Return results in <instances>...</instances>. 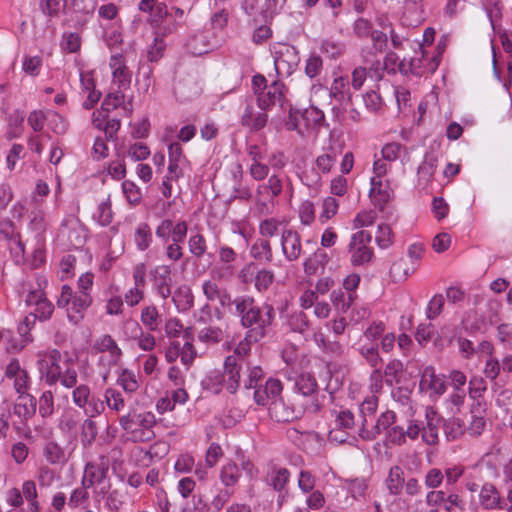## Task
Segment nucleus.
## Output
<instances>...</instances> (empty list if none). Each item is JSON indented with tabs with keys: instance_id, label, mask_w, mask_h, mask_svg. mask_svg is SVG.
I'll list each match as a JSON object with an SVG mask.
<instances>
[{
	"instance_id": "f257e3e1",
	"label": "nucleus",
	"mask_w": 512,
	"mask_h": 512,
	"mask_svg": "<svg viewBox=\"0 0 512 512\" xmlns=\"http://www.w3.org/2000/svg\"><path fill=\"white\" fill-rule=\"evenodd\" d=\"M234 315L240 318L241 325L248 329V341H260L267 334V328L275 318V311L271 305L260 307L254 298L248 295L238 296L234 299Z\"/></svg>"
},
{
	"instance_id": "f03ea898",
	"label": "nucleus",
	"mask_w": 512,
	"mask_h": 512,
	"mask_svg": "<svg viewBox=\"0 0 512 512\" xmlns=\"http://www.w3.org/2000/svg\"><path fill=\"white\" fill-rule=\"evenodd\" d=\"M156 417L150 411L140 412L137 409L130 410L119 418V425L129 435V439L135 443L148 442L154 439L153 427Z\"/></svg>"
},
{
	"instance_id": "7ed1b4c3",
	"label": "nucleus",
	"mask_w": 512,
	"mask_h": 512,
	"mask_svg": "<svg viewBox=\"0 0 512 512\" xmlns=\"http://www.w3.org/2000/svg\"><path fill=\"white\" fill-rule=\"evenodd\" d=\"M38 356L41 379L49 386L56 385L60 378L61 367L64 365L62 353L58 349H50Z\"/></svg>"
},
{
	"instance_id": "20e7f679",
	"label": "nucleus",
	"mask_w": 512,
	"mask_h": 512,
	"mask_svg": "<svg viewBox=\"0 0 512 512\" xmlns=\"http://www.w3.org/2000/svg\"><path fill=\"white\" fill-rule=\"evenodd\" d=\"M372 236L368 231H358L351 237L349 252L351 253V263L354 266L364 265L371 261L373 250L369 247Z\"/></svg>"
},
{
	"instance_id": "39448f33",
	"label": "nucleus",
	"mask_w": 512,
	"mask_h": 512,
	"mask_svg": "<svg viewBox=\"0 0 512 512\" xmlns=\"http://www.w3.org/2000/svg\"><path fill=\"white\" fill-rule=\"evenodd\" d=\"M269 411L272 417L278 422H289L298 419L303 415V409L298 405L295 397L287 400V403L281 397L270 403Z\"/></svg>"
},
{
	"instance_id": "423d86ee",
	"label": "nucleus",
	"mask_w": 512,
	"mask_h": 512,
	"mask_svg": "<svg viewBox=\"0 0 512 512\" xmlns=\"http://www.w3.org/2000/svg\"><path fill=\"white\" fill-rule=\"evenodd\" d=\"M110 459L101 455L97 460L85 465L82 485L92 487L97 483H103L108 478Z\"/></svg>"
},
{
	"instance_id": "0eeeda50",
	"label": "nucleus",
	"mask_w": 512,
	"mask_h": 512,
	"mask_svg": "<svg viewBox=\"0 0 512 512\" xmlns=\"http://www.w3.org/2000/svg\"><path fill=\"white\" fill-rule=\"evenodd\" d=\"M109 67L112 70L113 82L120 90H126L131 84V72L129 71L123 54L116 53L110 57Z\"/></svg>"
},
{
	"instance_id": "6e6552de",
	"label": "nucleus",
	"mask_w": 512,
	"mask_h": 512,
	"mask_svg": "<svg viewBox=\"0 0 512 512\" xmlns=\"http://www.w3.org/2000/svg\"><path fill=\"white\" fill-rule=\"evenodd\" d=\"M245 366L235 362L234 358H226L224 371L219 376V384L224 386L230 393H235L240 386L241 371Z\"/></svg>"
},
{
	"instance_id": "1a4fd4ad",
	"label": "nucleus",
	"mask_w": 512,
	"mask_h": 512,
	"mask_svg": "<svg viewBox=\"0 0 512 512\" xmlns=\"http://www.w3.org/2000/svg\"><path fill=\"white\" fill-rule=\"evenodd\" d=\"M281 249L287 261L297 260L302 253L301 237L293 229L285 228L281 232Z\"/></svg>"
},
{
	"instance_id": "9d476101",
	"label": "nucleus",
	"mask_w": 512,
	"mask_h": 512,
	"mask_svg": "<svg viewBox=\"0 0 512 512\" xmlns=\"http://www.w3.org/2000/svg\"><path fill=\"white\" fill-rule=\"evenodd\" d=\"M299 62L298 51L295 47L285 45L276 52L274 65L279 75H290Z\"/></svg>"
},
{
	"instance_id": "9b49d317",
	"label": "nucleus",
	"mask_w": 512,
	"mask_h": 512,
	"mask_svg": "<svg viewBox=\"0 0 512 512\" xmlns=\"http://www.w3.org/2000/svg\"><path fill=\"white\" fill-rule=\"evenodd\" d=\"M425 419L426 425L421 426L422 440L427 445H436L439 441V427L443 423V419L432 407H426Z\"/></svg>"
},
{
	"instance_id": "f8f14e48",
	"label": "nucleus",
	"mask_w": 512,
	"mask_h": 512,
	"mask_svg": "<svg viewBox=\"0 0 512 512\" xmlns=\"http://www.w3.org/2000/svg\"><path fill=\"white\" fill-rule=\"evenodd\" d=\"M312 339L317 347L330 358H340L346 352V346L338 340H331L321 329L313 332Z\"/></svg>"
},
{
	"instance_id": "ddd939ff",
	"label": "nucleus",
	"mask_w": 512,
	"mask_h": 512,
	"mask_svg": "<svg viewBox=\"0 0 512 512\" xmlns=\"http://www.w3.org/2000/svg\"><path fill=\"white\" fill-rule=\"evenodd\" d=\"M395 422V414L393 411L382 413L375 423L372 422L371 427L360 428L358 435L361 439L371 441L374 440L383 430H389L390 426Z\"/></svg>"
},
{
	"instance_id": "4468645a",
	"label": "nucleus",
	"mask_w": 512,
	"mask_h": 512,
	"mask_svg": "<svg viewBox=\"0 0 512 512\" xmlns=\"http://www.w3.org/2000/svg\"><path fill=\"white\" fill-rule=\"evenodd\" d=\"M282 383L278 379L269 378L264 385H259L254 391V399L258 405H266L269 400L281 398Z\"/></svg>"
},
{
	"instance_id": "2eb2a0df",
	"label": "nucleus",
	"mask_w": 512,
	"mask_h": 512,
	"mask_svg": "<svg viewBox=\"0 0 512 512\" xmlns=\"http://www.w3.org/2000/svg\"><path fill=\"white\" fill-rule=\"evenodd\" d=\"M36 410L37 399L33 395L29 393L18 395L13 406V414L20 419L23 425L36 414Z\"/></svg>"
},
{
	"instance_id": "dca6fc26",
	"label": "nucleus",
	"mask_w": 512,
	"mask_h": 512,
	"mask_svg": "<svg viewBox=\"0 0 512 512\" xmlns=\"http://www.w3.org/2000/svg\"><path fill=\"white\" fill-rule=\"evenodd\" d=\"M59 236L67 240L69 248L79 249L86 241V235L83 227L77 221L63 224L59 230Z\"/></svg>"
},
{
	"instance_id": "f3484780",
	"label": "nucleus",
	"mask_w": 512,
	"mask_h": 512,
	"mask_svg": "<svg viewBox=\"0 0 512 512\" xmlns=\"http://www.w3.org/2000/svg\"><path fill=\"white\" fill-rule=\"evenodd\" d=\"M152 274L154 289L162 299H167L171 295V268L168 265H159Z\"/></svg>"
},
{
	"instance_id": "a211bd4d",
	"label": "nucleus",
	"mask_w": 512,
	"mask_h": 512,
	"mask_svg": "<svg viewBox=\"0 0 512 512\" xmlns=\"http://www.w3.org/2000/svg\"><path fill=\"white\" fill-rule=\"evenodd\" d=\"M504 500L494 484L485 482L479 490V504L486 510L503 509Z\"/></svg>"
},
{
	"instance_id": "6ab92c4d",
	"label": "nucleus",
	"mask_w": 512,
	"mask_h": 512,
	"mask_svg": "<svg viewBox=\"0 0 512 512\" xmlns=\"http://www.w3.org/2000/svg\"><path fill=\"white\" fill-rule=\"evenodd\" d=\"M91 304L92 297L88 292H76L73 294L71 307L68 308L69 321L77 324Z\"/></svg>"
},
{
	"instance_id": "aec40b11",
	"label": "nucleus",
	"mask_w": 512,
	"mask_h": 512,
	"mask_svg": "<svg viewBox=\"0 0 512 512\" xmlns=\"http://www.w3.org/2000/svg\"><path fill=\"white\" fill-rule=\"evenodd\" d=\"M369 195L373 198L375 206L378 207L379 210H383L385 205L390 201L393 192L388 184H384L382 180L377 179V177H372Z\"/></svg>"
},
{
	"instance_id": "412c9836",
	"label": "nucleus",
	"mask_w": 512,
	"mask_h": 512,
	"mask_svg": "<svg viewBox=\"0 0 512 512\" xmlns=\"http://www.w3.org/2000/svg\"><path fill=\"white\" fill-rule=\"evenodd\" d=\"M282 98V84L275 81L257 95L258 107L261 110H267L270 106L280 102Z\"/></svg>"
},
{
	"instance_id": "4be33fe9",
	"label": "nucleus",
	"mask_w": 512,
	"mask_h": 512,
	"mask_svg": "<svg viewBox=\"0 0 512 512\" xmlns=\"http://www.w3.org/2000/svg\"><path fill=\"white\" fill-rule=\"evenodd\" d=\"M264 111L255 112L253 106L247 105L241 117L242 126L254 132L263 129L268 121V116Z\"/></svg>"
},
{
	"instance_id": "5701e85b",
	"label": "nucleus",
	"mask_w": 512,
	"mask_h": 512,
	"mask_svg": "<svg viewBox=\"0 0 512 512\" xmlns=\"http://www.w3.org/2000/svg\"><path fill=\"white\" fill-rule=\"evenodd\" d=\"M438 159L433 153H426L417 170L418 185L426 187L432 182L436 172Z\"/></svg>"
},
{
	"instance_id": "b1692460",
	"label": "nucleus",
	"mask_w": 512,
	"mask_h": 512,
	"mask_svg": "<svg viewBox=\"0 0 512 512\" xmlns=\"http://www.w3.org/2000/svg\"><path fill=\"white\" fill-rule=\"evenodd\" d=\"M94 349L101 353L108 352L110 365H116L122 356V350L111 335L108 334L101 336L95 341Z\"/></svg>"
},
{
	"instance_id": "393cba45",
	"label": "nucleus",
	"mask_w": 512,
	"mask_h": 512,
	"mask_svg": "<svg viewBox=\"0 0 512 512\" xmlns=\"http://www.w3.org/2000/svg\"><path fill=\"white\" fill-rule=\"evenodd\" d=\"M416 271V265L414 263H409L408 259L403 257L393 261L389 274L390 278L395 283L404 282L409 275L413 274Z\"/></svg>"
},
{
	"instance_id": "a878e982",
	"label": "nucleus",
	"mask_w": 512,
	"mask_h": 512,
	"mask_svg": "<svg viewBox=\"0 0 512 512\" xmlns=\"http://www.w3.org/2000/svg\"><path fill=\"white\" fill-rule=\"evenodd\" d=\"M335 413H336L335 428L330 431L329 438L331 440L342 443L345 440L337 436V431L339 429H343V430L353 429L354 424H355L354 415L348 409L340 410L339 412H335Z\"/></svg>"
},
{
	"instance_id": "bb28decb",
	"label": "nucleus",
	"mask_w": 512,
	"mask_h": 512,
	"mask_svg": "<svg viewBox=\"0 0 512 512\" xmlns=\"http://www.w3.org/2000/svg\"><path fill=\"white\" fill-rule=\"evenodd\" d=\"M404 471L400 466H393L390 468L388 476L385 480L386 487L389 494L398 496L402 493L404 487Z\"/></svg>"
},
{
	"instance_id": "cd10ccee",
	"label": "nucleus",
	"mask_w": 512,
	"mask_h": 512,
	"mask_svg": "<svg viewBox=\"0 0 512 512\" xmlns=\"http://www.w3.org/2000/svg\"><path fill=\"white\" fill-rule=\"evenodd\" d=\"M356 297V292H346L340 288L332 291L330 299L336 310L344 314L353 305Z\"/></svg>"
},
{
	"instance_id": "c85d7f7f",
	"label": "nucleus",
	"mask_w": 512,
	"mask_h": 512,
	"mask_svg": "<svg viewBox=\"0 0 512 512\" xmlns=\"http://www.w3.org/2000/svg\"><path fill=\"white\" fill-rule=\"evenodd\" d=\"M318 391V384L314 376L310 374H301L295 381V391L293 397L310 396Z\"/></svg>"
},
{
	"instance_id": "c756f323",
	"label": "nucleus",
	"mask_w": 512,
	"mask_h": 512,
	"mask_svg": "<svg viewBox=\"0 0 512 512\" xmlns=\"http://www.w3.org/2000/svg\"><path fill=\"white\" fill-rule=\"evenodd\" d=\"M78 373L73 367V359L67 355L64 359V365L60 370V378L58 383L67 389L74 388L77 384Z\"/></svg>"
},
{
	"instance_id": "7c9ffc66",
	"label": "nucleus",
	"mask_w": 512,
	"mask_h": 512,
	"mask_svg": "<svg viewBox=\"0 0 512 512\" xmlns=\"http://www.w3.org/2000/svg\"><path fill=\"white\" fill-rule=\"evenodd\" d=\"M43 455L51 465L63 464L67 460L65 450L55 441L46 442Z\"/></svg>"
},
{
	"instance_id": "2f4dec72",
	"label": "nucleus",
	"mask_w": 512,
	"mask_h": 512,
	"mask_svg": "<svg viewBox=\"0 0 512 512\" xmlns=\"http://www.w3.org/2000/svg\"><path fill=\"white\" fill-rule=\"evenodd\" d=\"M328 261L329 257L327 253L323 249L317 248L312 255L306 258L304 271L310 275L315 274L320 268L323 269Z\"/></svg>"
},
{
	"instance_id": "473e14b6",
	"label": "nucleus",
	"mask_w": 512,
	"mask_h": 512,
	"mask_svg": "<svg viewBox=\"0 0 512 512\" xmlns=\"http://www.w3.org/2000/svg\"><path fill=\"white\" fill-rule=\"evenodd\" d=\"M421 384L427 386L430 390L438 395L443 394L446 389L443 379L435 374L432 367L425 368L422 374Z\"/></svg>"
},
{
	"instance_id": "72a5a7b5",
	"label": "nucleus",
	"mask_w": 512,
	"mask_h": 512,
	"mask_svg": "<svg viewBox=\"0 0 512 512\" xmlns=\"http://www.w3.org/2000/svg\"><path fill=\"white\" fill-rule=\"evenodd\" d=\"M378 399L375 396L367 397L360 405L359 411L362 417L361 427L367 428L372 424L377 411Z\"/></svg>"
},
{
	"instance_id": "f704fd0d",
	"label": "nucleus",
	"mask_w": 512,
	"mask_h": 512,
	"mask_svg": "<svg viewBox=\"0 0 512 512\" xmlns=\"http://www.w3.org/2000/svg\"><path fill=\"white\" fill-rule=\"evenodd\" d=\"M346 86L347 81L344 78H336L328 92L329 97H333L340 103L345 102V105L348 106L351 102V95L348 93L349 89H346Z\"/></svg>"
},
{
	"instance_id": "c9c22d12",
	"label": "nucleus",
	"mask_w": 512,
	"mask_h": 512,
	"mask_svg": "<svg viewBox=\"0 0 512 512\" xmlns=\"http://www.w3.org/2000/svg\"><path fill=\"white\" fill-rule=\"evenodd\" d=\"M256 202L258 209L261 214H270L271 209L274 206V200L271 198V194L267 186L261 184L256 189Z\"/></svg>"
},
{
	"instance_id": "e433bc0d",
	"label": "nucleus",
	"mask_w": 512,
	"mask_h": 512,
	"mask_svg": "<svg viewBox=\"0 0 512 512\" xmlns=\"http://www.w3.org/2000/svg\"><path fill=\"white\" fill-rule=\"evenodd\" d=\"M134 242L140 251H145L152 243L151 228L147 223H141L134 233Z\"/></svg>"
},
{
	"instance_id": "4c0bfd02",
	"label": "nucleus",
	"mask_w": 512,
	"mask_h": 512,
	"mask_svg": "<svg viewBox=\"0 0 512 512\" xmlns=\"http://www.w3.org/2000/svg\"><path fill=\"white\" fill-rule=\"evenodd\" d=\"M141 322L149 331H157L160 324V315L154 305L146 306L141 311Z\"/></svg>"
},
{
	"instance_id": "58836bf2",
	"label": "nucleus",
	"mask_w": 512,
	"mask_h": 512,
	"mask_svg": "<svg viewBox=\"0 0 512 512\" xmlns=\"http://www.w3.org/2000/svg\"><path fill=\"white\" fill-rule=\"evenodd\" d=\"M251 255L258 261L271 262L273 253L269 241L258 239L251 247Z\"/></svg>"
},
{
	"instance_id": "ea45409f",
	"label": "nucleus",
	"mask_w": 512,
	"mask_h": 512,
	"mask_svg": "<svg viewBox=\"0 0 512 512\" xmlns=\"http://www.w3.org/2000/svg\"><path fill=\"white\" fill-rule=\"evenodd\" d=\"M258 341H248L247 334L244 339L240 341L234 349V353L232 355L227 356L226 358H234L235 362L241 363V365L245 367H249V362L247 360L250 352L252 343H257Z\"/></svg>"
},
{
	"instance_id": "a19ab883",
	"label": "nucleus",
	"mask_w": 512,
	"mask_h": 512,
	"mask_svg": "<svg viewBox=\"0 0 512 512\" xmlns=\"http://www.w3.org/2000/svg\"><path fill=\"white\" fill-rule=\"evenodd\" d=\"M290 473L286 468L273 470L268 478V483L275 491L283 492L289 481Z\"/></svg>"
},
{
	"instance_id": "79ce46f5",
	"label": "nucleus",
	"mask_w": 512,
	"mask_h": 512,
	"mask_svg": "<svg viewBox=\"0 0 512 512\" xmlns=\"http://www.w3.org/2000/svg\"><path fill=\"white\" fill-rule=\"evenodd\" d=\"M295 400H297L298 405L303 409V414H315L322 408V404L318 398V391L316 393H312L310 396L295 397Z\"/></svg>"
},
{
	"instance_id": "37998d69",
	"label": "nucleus",
	"mask_w": 512,
	"mask_h": 512,
	"mask_svg": "<svg viewBox=\"0 0 512 512\" xmlns=\"http://www.w3.org/2000/svg\"><path fill=\"white\" fill-rule=\"evenodd\" d=\"M93 217L101 226H108L112 222L113 212L109 197L98 205Z\"/></svg>"
},
{
	"instance_id": "c03bdc74",
	"label": "nucleus",
	"mask_w": 512,
	"mask_h": 512,
	"mask_svg": "<svg viewBox=\"0 0 512 512\" xmlns=\"http://www.w3.org/2000/svg\"><path fill=\"white\" fill-rule=\"evenodd\" d=\"M239 477V468L235 463H227L222 467L220 479L225 486H234L238 482Z\"/></svg>"
},
{
	"instance_id": "a18cd8bd",
	"label": "nucleus",
	"mask_w": 512,
	"mask_h": 512,
	"mask_svg": "<svg viewBox=\"0 0 512 512\" xmlns=\"http://www.w3.org/2000/svg\"><path fill=\"white\" fill-rule=\"evenodd\" d=\"M188 246L190 253L198 259L202 258L207 252L206 239L199 233L190 236Z\"/></svg>"
},
{
	"instance_id": "49530a36",
	"label": "nucleus",
	"mask_w": 512,
	"mask_h": 512,
	"mask_svg": "<svg viewBox=\"0 0 512 512\" xmlns=\"http://www.w3.org/2000/svg\"><path fill=\"white\" fill-rule=\"evenodd\" d=\"M443 429L448 441L458 439L465 431V427L459 419L443 420Z\"/></svg>"
},
{
	"instance_id": "de8ad7c7",
	"label": "nucleus",
	"mask_w": 512,
	"mask_h": 512,
	"mask_svg": "<svg viewBox=\"0 0 512 512\" xmlns=\"http://www.w3.org/2000/svg\"><path fill=\"white\" fill-rule=\"evenodd\" d=\"M98 428L96 422L92 418H87L82 424L81 441L84 445H91L96 439Z\"/></svg>"
},
{
	"instance_id": "09e8293b",
	"label": "nucleus",
	"mask_w": 512,
	"mask_h": 512,
	"mask_svg": "<svg viewBox=\"0 0 512 512\" xmlns=\"http://www.w3.org/2000/svg\"><path fill=\"white\" fill-rule=\"evenodd\" d=\"M105 402L107 403V406L116 412H120L125 407V401L122 396V394L112 388H108L105 391Z\"/></svg>"
},
{
	"instance_id": "8fccbe9b",
	"label": "nucleus",
	"mask_w": 512,
	"mask_h": 512,
	"mask_svg": "<svg viewBox=\"0 0 512 512\" xmlns=\"http://www.w3.org/2000/svg\"><path fill=\"white\" fill-rule=\"evenodd\" d=\"M122 190L131 205H138L142 200V193L140 188L132 181H124L122 183Z\"/></svg>"
},
{
	"instance_id": "3c124183",
	"label": "nucleus",
	"mask_w": 512,
	"mask_h": 512,
	"mask_svg": "<svg viewBox=\"0 0 512 512\" xmlns=\"http://www.w3.org/2000/svg\"><path fill=\"white\" fill-rule=\"evenodd\" d=\"M39 414L43 418H47L54 413V396L51 391H44L39 400Z\"/></svg>"
},
{
	"instance_id": "603ef678",
	"label": "nucleus",
	"mask_w": 512,
	"mask_h": 512,
	"mask_svg": "<svg viewBox=\"0 0 512 512\" xmlns=\"http://www.w3.org/2000/svg\"><path fill=\"white\" fill-rule=\"evenodd\" d=\"M375 241L381 249H386L392 245L393 232L388 224H380L378 226Z\"/></svg>"
},
{
	"instance_id": "864d4df0",
	"label": "nucleus",
	"mask_w": 512,
	"mask_h": 512,
	"mask_svg": "<svg viewBox=\"0 0 512 512\" xmlns=\"http://www.w3.org/2000/svg\"><path fill=\"white\" fill-rule=\"evenodd\" d=\"M37 319L38 318L35 316V314L33 312H30L24 317L23 321L19 324L18 332L25 343H30L33 341V337L30 334V330L35 325Z\"/></svg>"
},
{
	"instance_id": "5fc2aeb1",
	"label": "nucleus",
	"mask_w": 512,
	"mask_h": 512,
	"mask_svg": "<svg viewBox=\"0 0 512 512\" xmlns=\"http://www.w3.org/2000/svg\"><path fill=\"white\" fill-rule=\"evenodd\" d=\"M179 26L180 22L177 21L176 17L172 14L159 22L156 35L163 38L167 35L175 33Z\"/></svg>"
},
{
	"instance_id": "6e6d98bb",
	"label": "nucleus",
	"mask_w": 512,
	"mask_h": 512,
	"mask_svg": "<svg viewBox=\"0 0 512 512\" xmlns=\"http://www.w3.org/2000/svg\"><path fill=\"white\" fill-rule=\"evenodd\" d=\"M117 382L128 393L135 392L139 387L135 374L126 369L119 375Z\"/></svg>"
},
{
	"instance_id": "4d7b16f0",
	"label": "nucleus",
	"mask_w": 512,
	"mask_h": 512,
	"mask_svg": "<svg viewBox=\"0 0 512 512\" xmlns=\"http://www.w3.org/2000/svg\"><path fill=\"white\" fill-rule=\"evenodd\" d=\"M323 70L322 58L317 54H311L306 60L305 74L309 78H315L321 74Z\"/></svg>"
},
{
	"instance_id": "13d9d810",
	"label": "nucleus",
	"mask_w": 512,
	"mask_h": 512,
	"mask_svg": "<svg viewBox=\"0 0 512 512\" xmlns=\"http://www.w3.org/2000/svg\"><path fill=\"white\" fill-rule=\"evenodd\" d=\"M40 7L44 14L50 17H57L65 9L66 0H43Z\"/></svg>"
},
{
	"instance_id": "bf43d9fd",
	"label": "nucleus",
	"mask_w": 512,
	"mask_h": 512,
	"mask_svg": "<svg viewBox=\"0 0 512 512\" xmlns=\"http://www.w3.org/2000/svg\"><path fill=\"white\" fill-rule=\"evenodd\" d=\"M92 398L90 388L85 385L75 386V389L72 392L73 403L79 407H86L87 402Z\"/></svg>"
},
{
	"instance_id": "052dcab7",
	"label": "nucleus",
	"mask_w": 512,
	"mask_h": 512,
	"mask_svg": "<svg viewBox=\"0 0 512 512\" xmlns=\"http://www.w3.org/2000/svg\"><path fill=\"white\" fill-rule=\"evenodd\" d=\"M443 481L444 475L442 470L439 468L429 469L424 476V484L430 490L439 488Z\"/></svg>"
},
{
	"instance_id": "680f3d73",
	"label": "nucleus",
	"mask_w": 512,
	"mask_h": 512,
	"mask_svg": "<svg viewBox=\"0 0 512 512\" xmlns=\"http://www.w3.org/2000/svg\"><path fill=\"white\" fill-rule=\"evenodd\" d=\"M403 370V363L400 361V360H392L390 361L386 367H385V371H384V375H385V381L386 383H388L389 385H393L394 382L398 383L399 380H398V375L399 373H401Z\"/></svg>"
},
{
	"instance_id": "e2e57ef3",
	"label": "nucleus",
	"mask_w": 512,
	"mask_h": 512,
	"mask_svg": "<svg viewBox=\"0 0 512 512\" xmlns=\"http://www.w3.org/2000/svg\"><path fill=\"white\" fill-rule=\"evenodd\" d=\"M448 494H449V491H447V490H441V489L430 490L426 494L425 502H426L427 506L435 507V509H437L438 507H443V505L445 503V499Z\"/></svg>"
},
{
	"instance_id": "0e129e2a",
	"label": "nucleus",
	"mask_w": 512,
	"mask_h": 512,
	"mask_svg": "<svg viewBox=\"0 0 512 512\" xmlns=\"http://www.w3.org/2000/svg\"><path fill=\"white\" fill-rule=\"evenodd\" d=\"M198 338L205 343H219L223 339V331L218 327H206L200 330Z\"/></svg>"
},
{
	"instance_id": "69168bd1",
	"label": "nucleus",
	"mask_w": 512,
	"mask_h": 512,
	"mask_svg": "<svg viewBox=\"0 0 512 512\" xmlns=\"http://www.w3.org/2000/svg\"><path fill=\"white\" fill-rule=\"evenodd\" d=\"M338 207L339 203L335 198H325L322 204V212L319 216L320 221L324 223L330 218H332L337 213Z\"/></svg>"
},
{
	"instance_id": "338daca9",
	"label": "nucleus",
	"mask_w": 512,
	"mask_h": 512,
	"mask_svg": "<svg viewBox=\"0 0 512 512\" xmlns=\"http://www.w3.org/2000/svg\"><path fill=\"white\" fill-rule=\"evenodd\" d=\"M274 274L267 269L259 270L255 275V288L258 291H265L273 283Z\"/></svg>"
},
{
	"instance_id": "774afa93",
	"label": "nucleus",
	"mask_w": 512,
	"mask_h": 512,
	"mask_svg": "<svg viewBox=\"0 0 512 512\" xmlns=\"http://www.w3.org/2000/svg\"><path fill=\"white\" fill-rule=\"evenodd\" d=\"M446 512H462L464 501L457 493L449 492L442 507Z\"/></svg>"
}]
</instances>
